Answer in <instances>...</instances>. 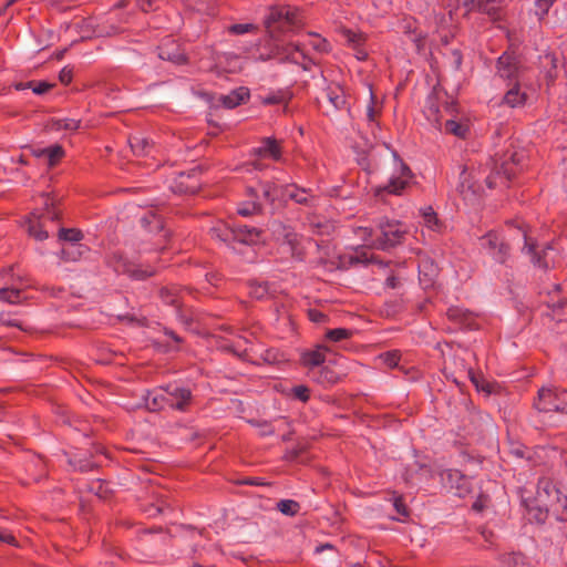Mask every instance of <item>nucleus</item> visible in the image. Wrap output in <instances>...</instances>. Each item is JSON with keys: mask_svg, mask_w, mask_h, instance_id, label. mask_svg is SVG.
Instances as JSON below:
<instances>
[{"mask_svg": "<svg viewBox=\"0 0 567 567\" xmlns=\"http://www.w3.org/2000/svg\"><path fill=\"white\" fill-rule=\"evenodd\" d=\"M525 505L530 523L544 524L549 514L558 522H567V496L561 495L547 480L539 482L537 497L525 502Z\"/></svg>", "mask_w": 567, "mask_h": 567, "instance_id": "2", "label": "nucleus"}, {"mask_svg": "<svg viewBox=\"0 0 567 567\" xmlns=\"http://www.w3.org/2000/svg\"><path fill=\"white\" fill-rule=\"evenodd\" d=\"M249 99V91L246 87H238L233 90L230 93L221 95L219 97L220 103L226 109H235L238 105L245 103Z\"/></svg>", "mask_w": 567, "mask_h": 567, "instance_id": "29", "label": "nucleus"}, {"mask_svg": "<svg viewBox=\"0 0 567 567\" xmlns=\"http://www.w3.org/2000/svg\"><path fill=\"white\" fill-rule=\"evenodd\" d=\"M69 463L74 467V470L80 472H89L94 467L92 462L85 460H70Z\"/></svg>", "mask_w": 567, "mask_h": 567, "instance_id": "52", "label": "nucleus"}, {"mask_svg": "<svg viewBox=\"0 0 567 567\" xmlns=\"http://www.w3.org/2000/svg\"><path fill=\"white\" fill-rule=\"evenodd\" d=\"M302 17L299 9L291 6H276L270 8L265 18L268 32L266 38L267 52H261L259 59L266 61L278 59L280 62H291L301 65L303 70H310L315 63L303 51L299 43L279 44L276 42V33L292 31L301 27Z\"/></svg>", "mask_w": 567, "mask_h": 567, "instance_id": "1", "label": "nucleus"}, {"mask_svg": "<svg viewBox=\"0 0 567 567\" xmlns=\"http://www.w3.org/2000/svg\"><path fill=\"white\" fill-rule=\"evenodd\" d=\"M286 187L279 185L275 181H260L258 183V189L261 193V198L268 203L272 208H277L282 203H286Z\"/></svg>", "mask_w": 567, "mask_h": 567, "instance_id": "14", "label": "nucleus"}, {"mask_svg": "<svg viewBox=\"0 0 567 567\" xmlns=\"http://www.w3.org/2000/svg\"><path fill=\"white\" fill-rule=\"evenodd\" d=\"M90 252V248L81 243L65 244L60 252V258L63 261H78L84 255Z\"/></svg>", "mask_w": 567, "mask_h": 567, "instance_id": "27", "label": "nucleus"}, {"mask_svg": "<svg viewBox=\"0 0 567 567\" xmlns=\"http://www.w3.org/2000/svg\"><path fill=\"white\" fill-rule=\"evenodd\" d=\"M291 393L295 399L307 402L310 399V390L306 385H296L291 389Z\"/></svg>", "mask_w": 567, "mask_h": 567, "instance_id": "50", "label": "nucleus"}, {"mask_svg": "<svg viewBox=\"0 0 567 567\" xmlns=\"http://www.w3.org/2000/svg\"><path fill=\"white\" fill-rule=\"evenodd\" d=\"M399 286H400V279L396 276L390 275L385 279V287L386 288L396 289Z\"/></svg>", "mask_w": 567, "mask_h": 567, "instance_id": "64", "label": "nucleus"}, {"mask_svg": "<svg viewBox=\"0 0 567 567\" xmlns=\"http://www.w3.org/2000/svg\"><path fill=\"white\" fill-rule=\"evenodd\" d=\"M393 157L396 166L395 174L390 177L388 184L374 189V196L377 198L383 199L385 195H402L413 178L411 168L402 161L396 152H393Z\"/></svg>", "mask_w": 567, "mask_h": 567, "instance_id": "6", "label": "nucleus"}, {"mask_svg": "<svg viewBox=\"0 0 567 567\" xmlns=\"http://www.w3.org/2000/svg\"><path fill=\"white\" fill-rule=\"evenodd\" d=\"M284 231L285 243L290 247L291 256L301 260L302 251L298 235L287 227H284Z\"/></svg>", "mask_w": 567, "mask_h": 567, "instance_id": "37", "label": "nucleus"}, {"mask_svg": "<svg viewBox=\"0 0 567 567\" xmlns=\"http://www.w3.org/2000/svg\"><path fill=\"white\" fill-rule=\"evenodd\" d=\"M480 4L481 0H463V7L467 10V12H477Z\"/></svg>", "mask_w": 567, "mask_h": 567, "instance_id": "63", "label": "nucleus"}, {"mask_svg": "<svg viewBox=\"0 0 567 567\" xmlns=\"http://www.w3.org/2000/svg\"><path fill=\"white\" fill-rule=\"evenodd\" d=\"M158 1L159 0H136L138 7L145 12L157 9Z\"/></svg>", "mask_w": 567, "mask_h": 567, "instance_id": "61", "label": "nucleus"}, {"mask_svg": "<svg viewBox=\"0 0 567 567\" xmlns=\"http://www.w3.org/2000/svg\"><path fill=\"white\" fill-rule=\"evenodd\" d=\"M249 423L258 427L261 436H270L275 434V427L268 421L250 420Z\"/></svg>", "mask_w": 567, "mask_h": 567, "instance_id": "47", "label": "nucleus"}, {"mask_svg": "<svg viewBox=\"0 0 567 567\" xmlns=\"http://www.w3.org/2000/svg\"><path fill=\"white\" fill-rule=\"evenodd\" d=\"M339 379V374L328 367H323L317 377V381L321 384H336Z\"/></svg>", "mask_w": 567, "mask_h": 567, "instance_id": "45", "label": "nucleus"}, {"mask_svg": "<svg viewBox=\"0 0 567 567\" xmlns=\"http://www.w3.org/2000/svg\"><path fill=\"white\" fill-rule=\"evenodd\" d=\"M467 174L466 168L464 167L460 175V184L457 185V190L466 198V194L471 192L472 194H475V189H473V185L467 183Z\"/></svg>", "mask_w": 567, "mask_h": 567, "instance_id": "48", "label": "nucleus"}, {"mask_svg": "<svg viewBox=\"0 0 567 567\" xmlns=\"http://www.w3.org/2000/svg\"><path fill=\"white\" fill-rule=\"evenodd\" d=\"M378 235L372 246L380 250H389L402 244L408 235L406 226L399 220H381L378 225Z\"/></svg>", "mask_w": 567, "mask_h": 567, "instance_id": "5", "label": "nucleus"}, {"mask_svg": "<svg viewBox=\"0 0 567 567\" xmlns=\"http://www.w3.org/2000/svg\"><path fill=\"white\" fill-rule=\"evenodd\" d=\"M107 264L115 272L125 274L134 280H145L156 274L155 268L151 266L143 268L141 265H136L116 252L109 257Z\"/></svg>", "mask_w": 567, "mask_h": 567, "instance_id": "8", "label": "nucleus"}, {"mask_svg": "<svg viewBox=\"0 0 567 567\" xmlns=\"http://www.w3.org/2000/svg\"><path fill=\"white\" fill-rule=\"evenodd\" d=\"M518 230L522 233V236L525 241L524 249H526L527 254L532 256L533 264L539 268L547 269L548 262L545 260V257L536 252L535 246L530 244L528 240L527 233L525 230H522L520 228H518Z\"/></svg>", "mask_w": 567, "mask_h": 567, "instance_id": "36", "label": "nucleus"}, {"mask_svg": "<svg viewBox=\"0 0 567 567\" xmlns=\"http://www.w3.org/2000/svg\"><path fill=\"white\" fill-rule=\"evenodd\" d=\"M534 405L539 412H560L567 414V403L563 402L551 389H540Z\"/></svg>", "mask_w": 567, "mask_h": 567, "instance_id": "12", "label": "nucleus"}, {"mask_svg": "<svg viewBox=\"0 0 567 567\" xmlns=\"http://www.w3.org/2000/svg\"><path fill=\"white\" fill-rule=\"evenodd\" d=\"M351 264H362V265H369L374 264L380 267H385L388 264L381 260L379 257H377L373 254H370L367 250H360L355 251L353 256L350 257Z\"/></svg>", "mask_w": 567, "mask_h": 567, "instance_id": "35", "label": "nucleus"}, {"mask_svg": "<svg viewBox=\"0 0 567 567\" xmlns=\"http://www.w3.org/2000/svg\"><path fill=\"white\" fill-rule=\"evenodd\" d=\"M446 93L434 87L433 91L427 95L423 107V113L426 120L435 127H442V115L440 109V102Z\"/></svg>", "mask_w": 567, "mask_h": 567, "instance_id": "16", "label": "nucleus"}, {"mask_svg": "<svg viewBox=\"0 0 567 567\" xmlns=\"http://www.w3.org/2000/svg\"><path fill=\"white\" fill-rule=\"evenodd\" d=\"M247 195H248L249 199H247L238 205L237 213L244 217L260 214L262 212V205L258 200L259 195H258L257 190L252 187H249L247 189Z\"/></svg>", "mask_w": 567, "mask_h": 567, "instance_id": "25", "label": "nucleus"}, {"mask_svg": "<svg viewBox=\"0 0 567 567\" xmlns=\"http://www.w3.org/2000/svg\"><path fill=\"white\" fill-rule=\"evenodd\" d=\"M43 206L42 210L32 212L25 220L29 235L40 241L49 237L48 230L44 229L47 221H55L60 216L53 197L43 195Z\"/></svg>", "mask_w": 567, "mask_h": 567, "instance_id": "3", "label": "nucleus"}, {"mask_svg": "<svg viewBox=\"0 0 567 567\" xmlns=\"http://www.w3.org/2000/svg\"><path fill=\"white\" fill-rule=\"evenodd\" d=\"M64 156L62 146L54 144L45 147V158H48L49 166H54Z\"/></svg>", "mask_w": 567, "mask_h": 567, "instance_id": "43", "label": "nucleus"}, {"mask_svg": "<svg viewBox=\"0 0 567 567\" xmlns=\"http://www.w3.org/2000/svg\"><path fill=\"white\" fill-rule=\"evenodd\" d=\"M52 86H53V84L44 82V81H41V82L34 81V84L31 85V89H32L33 93H35L38 95H42V94L49 92Z\"/></svg>", "mask_w": 567, "mask_h": 567, "instance_id": "56", "label": "nucleus"}, {"mask_svg": "<svg viewBox=\"0 0 567 567\" xmlns=\"http://www.w3.org/2000/svg\"><path fill=\"white\" fill-rule=\"evenodd\" d=\"M199 167H194L189 172H181L171 185V189L178 194H196L200 188V179L198 175Z\"/></svg>", "mask_w": 567, "mask_h": 567, "instance_id": "11", "label": "nucleus"}, {"mask_svg": "<svg viewBox=\"0 0 567 567\" xmlns=\"http://www.w3.org/2000/svg\"><path fill=\"white\" fill-rule=\"evenodd\" d=\"M328 347L323 344L317 346L312 350H308L301 354V362L305 367L313 368L321 365L326 360Z\"/></svg>", "mask_w": 567, "mask_h": 567, "instance_id": "28", "label": "nucleus"}, {"mask_svg": "<svg viewBox=\"0 0 567 567\" xmlns=\"http://www.w3.org/2000/svg\"><path fill=\"white\" fill-rule=\"evenodd\" d=\"M467 375L478 391H484L486 393L492 392L491 384L483 378V375L475 373L472 368L467 370Z\"/></svg>", "mask_w": 567, "mask_h": 567, "instance_id": "44", "label": "nucleus"}, {"mask_svg": "<svg viewBox=\"0 0 567 567\" xmlns=\"http://www.w3.org/2000/svg\"><path fill=\"white\" fill-rule=\"evenodd\" d=\"M143 398L146 409L151 412H158L168 408L167 395L166 392L162 390V385L154 390L146 391Z\"/></svg>", "mask_w": 567, "mask_h": 567, "instance_id": "24", "label": "nucleus"}, {"mask_svg": "<svg viewBox=\"0 0 567 567\" xmlns=\"http://www.w3.org/2000/svg\"><path fill=\"white\" fill-rule=\"evenodd\" d=\"M393 506L399 515H401L403 517L409 516V508L404 504L402 496H394Z\"/></svg>", "mask_w": 567, "mask_h": 567, "instance_id": "53", "label": "nucleus"}, {"mask_svg": "<svg viewBox=\"0 0 567 567\" xmlns=\"http://www.w3.org/2000/svg\"><path fill=\"white\" fill-rule=\"evenodd\" d=\"M277 509L287 516H295L300 509L298 502L293 499H281L277 503Z\"/></svg>", "mask_w": 567, "mask_h": 567, "instance_id": "40", "label": "nucleus"}, {"mask_svg": "<svg viewBox=\"0 0 567 567\" xmlns=\"http://www.w3.org/2000/svg\"><path fill=\"white\" fill-rule=\"evenodd\" d=\"M505 0H481L477 12L486 14L493 21H499L503 17Z\"/></svg>", "mask_w": 567, "mask_h": 567, "instance_id": "26", "label": "nucleus"}, {"mask_svg": "<svg viewBox=\"0 0 567 567\" xmlns=\"http://www.w3.org/2000/svg\"><path fill=\"white\" fill-rule=\"evenodd\" d=\"M28 284L22 277H18L10 287L0 288V300L8 303H19L22 301V291Z\"/></svg>", "mask_w": 567, "mask_h": 567, "instance_id": "23", "label": "nucleus"}, {"mask_svg": "<svg viewBox=\"0 0 567 567\" xmlns=\"http://www.w3.org/2000/svg\"><path fill=\"white\" fill-rule=\"evenodd\" d=\"M80 121L74 118H56L52 121V128L55 131H76L80 127Z\"/></svg>", "mask_w": 567, "mask_h": 567, "instance_id": "41", "label": "nucleus"}, {"mask_svg": "<svg viewBox=\"0 0 567 567\" xmlns=\"http://www.w3.org/2000/svg\"><path fill=\"white\" fill-rule=\"evenodd\" d=\"M511 453L517 458H526L527 461L532 460L530 451L525 446H517L511 450Z\"/></svg>", "mask_w": 567, "mask_h": 567, "instance_id": "59", "label": "nucleus"}, {"mask_svg": "<svg viewBox=\"0 0 567 567\" xmlns=\"http://www.w3.org/2000/svg\"><path fill=\"white\" fill-rule=\"evenodd\" d=\"M142 226L150 233L159 234L164 231L163 237L167 236L165 231L164 220L156 213L150 210L141 218Z\"/></svg>", "mask_w": 567, "mask_h": 567, "instance_id": "30", "label": "nucleus"}, {"mask_svg": "<svg viewBox=\"0 0 567 567\" xmlns=\"http://www.w3.org/2000/svg\"><path fill=\"white\" fill-rule=\"evenodd\" d=\"M133 153L137 156L147 155L153 148V142L142 135H133L128 140Z\"/></svg>", "mask_w": 567, "mask_h": 567, "instance_id": "33", "label": "nucleus"}, {"mask_svg": "<svg viewBox=\"0 0 567 567\" xmlns=\"http://www.w3.org/2000/svg\"><path fill=\"white\" fill-rule=\"evenodd\" d=\"M536 14L539 16V18L542 19L545 14H547L550 6H551V2L550 0H537L536 3Z\"/></svg>", "mask_w": 567, "mask_h": 567, "instance_id": "58", "label": "nucleus"}, {"mask_svg": "<svg viewBox=\"0 0 567 567\" xmlns=\"http://www.w3.org/2000/svg\"><path fill=\"white\" fill-rule=\"evenodd\" d=\"M262 231L256 227L247 225H236L233 228L215 227L212 229V236L221 241H237L246 245H255L261 240Z\"/></svg>", "mask_w": 567, "mask_h": 567, "instance_id": "7", "label": "nucleus"}, {"mask_svg": "<svg viewBox=\"0 0 567 567\" xmlns=\"http://www.w3.org/2000/svg\"><path fill=\"white\" fill-rule=\"evenodd\" d=\"M526 100L527 95L520 91L519 82H515L503 97V102L511 107L523 106Z\"/></svg>", "mask_w": 567, "mask_h": 567, "instance_id": "31", "label": "nucleus"}, {"mask_svg": "<svg viewBox=\"0 0 567 567\" xmlns=\"http://www.w3.org/2000/svg\"><path fill=\"white\" fill-rule=\"evenodd\" d=\"M257 30V27L252 23H235L228 28V32L231 34H245Z\"/></svg>", "mask_w": 567, "mask_h": 567, "instance_id": "49", "label": "nucleus"}, {"mask_svg": "<svg viewBox=\"0 0 567 567\" xmlns=\"http://www.w3.org/2000/svg\"><path fill=\"white\" fill-rule=\"evenodd\" d=\"M422 217L425 226L434 231H440L442 228V223L437 218L436 213L433 210L432 207H426L422 212Z\"/></svg>", "mask_w": 567, "mask_h": 567, "instance_id": "39", "label": "nucleus"}, {"mask_svg": "<svg viewBox=\"0 0 567 567\" xmlns=\"http://www.w3.org/2000/svg\"><path fill=\"white\" fill-rule=\"evenodd\" d=\"M353 332L350 329L346 328H336V329H329L326 332V339L331 342H339L346 339H349L352 337Z\"/></svg>", "mask_w": 567, "mask_h": 567, "instance_id": "42", "label": "nucleus"}, {"mask_svg": "<svg viewBox=\"0 0 567 567\" xmlns=\"http://www.w3.org/2000/svg\"><path fill=\"white\" fill-rule=\"evenodd\" d=\"M518 163L519 158L516 153L512 154L508 158L491 157L484 169V172L488 171L485 177L486 186L493 189L499 185H506L516 174L515 167Z\"/></svg>", "mask_w": 567, "mask_h": 567, "instance_id": "4", "label": "nucleus"}, {"mask_svg": "<svg viewBox=\"0 0 567 567\" xmlns=\"http://www.w3.org/2000/svg\"><path fill=\"white\" fill-rule=\"evenodd\" d=\"M497 74L509 82H518L522 65L516 55L504 52L496 61Z\"/></svg>", "mask_w": 567, "mask_h": 567, "instance_id": "15", "label": "nucleus"}, {"mask_svg": "<svg viewBox=\"0 0 567 567\" xmlns=\"http://www.w3.org/2000/svg\"><path fill=\"white\" fill-rule=\"evenodd\" d=\"M166 392L168 408L179 412H187L193 403V393L190 389L176 382L162 385Z\"/></svg>", "mask_w": 567, "mask_h": 567, "instance_id": "9", "label": "nucleus"}, {"mask_svg": "<svg viewBox=\"0 0 567 567\" xmlns=\"http://www.w3.org/2000/svg\"><path fill=\"white\" fill-rule=\"evenodd\" d=\"M302 452H303L302 446H298V447L288 450L284 455V460L287 462H296V461H298V458L300 457Z\"/></svg>", "mask_w": 567, "mask_h": 567, "instance_id": "57", "label": "nucleus"}, {"mask_svg": "<svg viewBox=\"0 0 567 567\" xmlns=\"http://www.w3.org/2000/svg\"><path fill=\"white\" fill-rule=\"evenodd\" d=\"M59 238L66 241V244L80 243L83 238V234L75 228H60Z\"/></svg>", "mask_w": 567, "mask_h": 567, "instance_id": "46", "label": "nucleus"}, {"mask_svg": "<svg viewBox=\"0 0 567 567\" xmlns=\"http://www.w3.org/2000/svg\"><path fill=\"white\" fill-rule=\"evenodd\" d=\"M444 130L449 134H453L456 137L465 138L470 128L468 125L455 120H447L444 124Z\"/></svg>", "mask_w": 567, "mask_h": 567, "instance_id": "38", "label": "nucleus"}, {"mask_svg": "<svg viewBox=\"0 0 567 567\" xmlns=\"http://www.w3.org/2000/svg\"><path fill=\"white\" fill-rule=\"evenodd\" d=\"M293 93L290 89H279L277 91L270 92L267 95L261 97V103L265 105H276V104H285L292 99Z\"/></svg>", "mask_w": 567, "mask_h": 567, "instance_id": "32", "label": "nucleus"}, {"mask_svg": "<svg viewBox=\"0 0 567 567\" xmlns=\"http://www.w3.org/2000/svg\"><path fill=\"white\" fill-rule=\"evenodd\" d=\"M290 199L298 205L313 207L317 196L311 188L300 187L295 183L287 184L286 200Z\"/></svg>", "mask_w": 567, "mask_h": 567, "instance_id": "18", "label": "nucleus"}, {"mask_svg": "<svg viewBox=\"0 0 567 567\" xmlns=\"http://www.w3.org/2000/svg\"><path fill=\"white\" fill-rule=\"evenodd\" d=\"M254 155L259 158H271L279 162L282 157L281 146L274 137H264L261 145L254 148Z\"/></svg>", "mask_w": 567, "mask_h": 567, "instance_id": "21", "label": "nucleus"}, {"mask_svg": "<svg viewBox=\"0 0 567 567\" xmlns=\"http://www.w3.org/2000/svg\"><path fill=\"white\" fill-rule=\"evenodd\" d=\"M0 542L2 543H6V544H10V545H17V540L14 538V536L10 533H8L6 529H2L0 527Z\"/></svg>", "mask_w": 567, "mask_h": 567, "instance_id": "62", "label": "nucleus"}, {"mask_svg": "<svg viewBox=\"0 0 567 567\" xmlns=\"http://www.w3.org/2000/svg\"><path fill=\"white\" fill-rule=\"evenodd\" d=\"M322 97H324L336 111L348 109L344 90L339 83H329L322 91Z\"/></svg>", "mask_w": 567, "mask_h": 567, "instance_id": "19", "label": "nucleus"}, {"mask_svg": "<svg viewBox=\"0 0 567 567\" xmlns=\"http://www.w3.org/2000/svg\"><path fill=\"white\" fill-rule=\"evenodd\" d=\"M183 292L184 290L176 285L164 286L159 289L158 297L165 305L174 307L179 315L184 300Z\"/></svg>", "mask_w": 567, "mask_h": 567, "instance_id": "22", "label": "nucleus"}, {"mask_svg": "<svg viewBox=\"0 0 567 567\" xmlns=\"http://www.w3.org/2000/svg\"><path fill=\"white\" fill-rule=\"evenodd\" d=\"M443 484L463 497L471 491L470 480L458 470H446L441 474Z\"/></svg>", "mask_w": 567, "mask_h": 567, "instance_id": "17", "label": "nucleus"}, {"mask_svg": "<svg viewBox=\"0 0 567 567\" xmlns=\"http://www.w3.org/2000/svg\"><path fill=\"white\" fill-rule=\"evenodd\" d=\"M158 58L176 65L187 63V55L181 44L172 38H165L157 47Z\"/></svg>", "mask_w": 567, "mask_h": 567, "instance_id": "13", "label": "nucleus"}, {"mask_svg": "<svg viewBox=\"0 0 567 567\" xmlns=\"http://www.w3.org/2000/svg\"><path fill=\"white\" fill-rule=\"evenodd\" d=\"M482 247L498 264H506L509 258V246L496 231H489L482 237Z\"/></svg>", "mask_w": 567, "mask_h": 567, "instance_id": "10", "label": "nucleus"}, {"mask_svg": "<svg viewBox=\"0 0 567 567\" xmlns=\"http://www.w3.org/2000/svg\"><path fill=\"white\" fill-rule=\"evenodd\" d=\"M374 95L371 93V97H370V104L368 105V109H367V117H368V121L370 123H377V117L379 115V112L377 111L375 106H374Z\"/></svg>", "mask_w": 567, "mask_h": 567, "instance_id": "55", "label": "nucleus"}, {"mask_svg": "<svg viewBox=\"0 0 567 567\" xmlns=\"http://www.w3.org/2000/svg\"><path fill=\"white\" fill-rule=\"evenodd\" d=\"M450 321L460 326L461 329L473 330L476 329V318L474 313L461 307H450L446 311Z\"/></svg>", "mask_w": 567, "mask_h": 567, "instance_id": "20", "label": "nucleus"}, {"mask_svg": "<svg viewBox=\"0 0 567 567\" xmlns=\"http://www.w3.org/2000/svg\"><path fill=\"white\" fill-rule=\"evenodd\" d=\"M307 315L309 320L315 323H326L329 321L328 315L318 309H309Z\"/></svg>", "mask_w": 567, "mask_h": 567, "instance_id": "51", "label": "nucleus"}, {"mask_svg": "<svg viewBox=\"0 0 567 567\" xmlns=\"http://www.w3.org/2000/svg\"><path fill=\"white\" fill-rule=\"evenodd\" d=\"M73 78L72 69L64 66L59 73V80L62 84L68 85Z\"/></svg>", "mask_w": 567, "mask_h": 567, "instance_id": "60", "label": "nucleus"}, {"mask_svg": "<svg viewBox=\"0 0 567 567\" xmlns=\"http://www.w3.org/2000/svg\"><path fill=\"white\" fill-rule=\"evenodd\" d=\"M310 45L318 52H328L329 50V43L320 37H315L310 41Z\"/></svg>", "mask_w": 567, "mask_h": 567, "instance_id": "54", "label": "nucleus"}, {"mask_svg": "<svg viewBox=\"0 0 567 567\" xmlns=\"http://www.w3.org/2000/svg\"><path fill=\"white\" fill-rule=\"evenodd\" d=\"M419 275L425 287L432 286L437 275V268L432 261L424 260L419 265Z\"/></svg>", "mask_w": 567, "mask_h": 567, "instance_id": "34", "label": "nucleus"}]
</instances>
